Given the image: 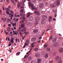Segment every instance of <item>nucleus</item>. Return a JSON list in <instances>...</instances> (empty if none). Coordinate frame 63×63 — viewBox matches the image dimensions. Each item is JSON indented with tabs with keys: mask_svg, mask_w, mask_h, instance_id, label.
Segmentation results:
<instances>
[{
	"mask_svg": "<svg viewBox=\"0 0 63 63\" xmlns=\"http://www.w3.org/2000/svg\"><path fill=\"white\" fill-rule=\"evenodd\" d=\"M60 4V0H57L56 2L53 4H51L50 5V6L52 8L55 7L56 5H58Z\"/></svg>",
	"mask_w": 63,
	"mask_h": 63,
	"instance_id": "nucleus-1",
	"label": "nucleus"
},
{
	"mask_svg": "<svg viewBox=\"0 0 63 63\" xmlns=\"http://www.w3.org/2000/svg\"><path fill=\"white\" fill-rule=\"evenodd\" d=\"M57 37H54L52 39V42H53L55 43L56 42V41L57 40Z\"/></svg>",
	"mask_w": 63,
	"mask_h": 63,
	"instance_id": "nucleus-2",
	"label": "nucleus"
},
{
	"mask_svg": "<svg viewBox=\"0 0 63 63\" xmlns=\"http://www.w3.org/2000/svg\"><path fill=\"white\" fill-rule=\"evenodd\" d=\"M40 20V18L38 17H35V20L36 21H39Z\"/></svg>",
	"mask_w": 63,
	"mask_h": 63,
	"instance_id": "nucleus-3",
	"label": "nucleus"
},
{
	"mask_svg": "<svg viewBox=\"0 0 63 63\" xmlns=\"http://www.w3.org/2000/svg\"><path fill=\"white\" fill-rule=\"evenodd\" d=\"M42 18L44 20H45L47 19V17L46 16L44 15L42 16Z\"/></svg>",
	"mask_w": 63,
	"mask_h": 63,
	"instance_id": "nucleus-4",
	"label": "nucleus"
},
{
	"mask_svg": "<svg viewBox=\"0 0 63 63\" xmlns=\"http://www.w3.org/2000/svg\"><path fill=\"white\" fill-rule=\"evenodd\" d=\"M20 16H22V18H23V17H24L25 16V14H22V13H21L20 14Z\"/></svg>",
	"mask_w": 63,
	"mask_h": 63,
	"instance_id": "nucleus-5",
	"label": "nucleus"
},
{
	"mask_svg": "<svg viewBox=\"0 0 63 63\" xmlns=\"http://www.w3.org/2000/svg\"><path fill=\"white\" fill-rule=\"evenodd\" d=\"M22 18L23 19V20L21 21V22L22 23H24V21H25V19H26V18L25 17H23Z\"/></svg>",
	"mask_w": 63,
	"mask_h": 63,
	"instance_id": "nucleus-6",
	"label": "nucleus"
},
{
	"mask_svg": "<svg viewBox=\"0 0 63 63\" xmlns=\"http://www.w3.org/2000/svg\"><path fill=\"white\" fill-rule=\"evenodd\" d=\"M32 57L30 56L28 57V60H29V61H30L32 60Z\"/></svg>",
	"mask_w": 63,
	"mask_h": 63,
	"instance_id": "nucleus-7",
	"label": "nucleus"
},
{
	"mask_svg": "<svg viewBox=\"0 0 63 63\" xmlns=\"http://www.w3.org/2000/svg\"><path fill=\"white\" fill-rule=\"evenodd\" d=\"M38 31V30L37 29L34 30H33V33H37Z\"/></svg>",
	"mask_w": 63,
	"mask_h": 63,
	"instance_id": "nucleus-8",
	"label": "nucleus"
},
{
	"mask_svg": "<svg viewBox=\"0 0 63 63\" xmlns=\"http://www.w3.org/2000/svg\"><path fill=\"white\" fill-rule=\"evenodd\" d=\"M44 6V4L43 3H41L39 5V7L41 8H42Z\"/></svg>",
	"mask_w": 63,
	"mask_h": 63,
	"instance_id": "nucleus-9",
	"label": "nucleus"
},
{
	"mask_svg": "<svg viewBox=\"0 0 63 63\" xmlns=\"http://www.w3.org/2000/svg\"><path fill=\"white\" fill-rule=\"evenodd\" d=\"M15 39V38H14V39H13V37H11V42H12V44H13L14 43V41L13 40H14Z\"/></svg>",
	"mask_w": 63,
	"mask_h": 63,
	"instance_id": "nucleus-10",
	"label": "nucleus"
},
{
	"mask_svg": "<svg viewBox=\"0 0 63 63\" xmlns=\"http://www.w3.org/2000/svg\"><path fill=\"white\" fill-rule=\"evenodd\" d=\"M41 22L42 24H44L45 23V21L44 20H43V19H42Z\"/></svg>",
	"mask_w": 63,
	"mask_h": 63,
	"instance_id": "nucleus-11",
	"label": "nucleus"
},
{
	"mask_svg": "<svg viewBox=\"0 0 63 63\" xmlns=\"http://www.w3.org/2000/svg\"><path fill=\"white\" fill-rule=\"evenodd\" d=\"M36 39L35 38H33L32 39V42H34L36 40Z\"/></svg>",
	"mask_w": 63,
	"mask_h": 63,
	"instance_id": "nucleus-12",
	"label": "nucleus"
},
{
	"mask_svg": "<svg viewBox=\"0 0 63 63\" xmlns=\"http://www.w3.org/2000/svg\"><path fill=\"white\" fill-rule=\"evenodd\" d=\"M52 19V17L50 16L49 17V22H50Z\"/></svg>",
	"mask_w": 63,
	"mask_h": 63,
	"instance_id": "nucleus-13",
	"label": "nucleus"
},
{
	"mask_svg": "<svg viewBox=\"0 0 63 63\" xmlns=\"http://www.w3.org/2000/svg\"><path fill=\"white\" fill-rule=\"evenodd\" d=\"M21 28H23L24 27V24H21ZM21 28V27H19V29H20Z\"/></svg>",
	"mask_w": 63,
	"mask_h": 63,
	"instance_id": "nucleus-14",
	"label": "nucleus"
},
{
	"mask_svg": "<svg viewBox=\"0 0 63 63\" xmlns=\"http://www.w3.org/2000/svg\"><path fill=\"white\" fill-rule=\"evenodd\" d=\"M37 60L38 61L37 63H41V59H38Z\"/></svg>",
	"mask_w": 63,
	"mask_h": 63,
	"instance_id": "nucleus-15",
	"label": "nucleus"
},
{
	"mask_svg": "<svg viewBox=\"0 0 63 63\" xmlns=\"http://www.w3.org/2000/svg\"><path fill=\"white\" fill-rule=\"evenodd\" d=\"M59 51L60 52H63V49L62 48H60L59 49Z\"/></svg>",
	"mask_w": 63,
	"mask_h": 63,
	"instance_id": "nucleus-16",
	"label": "nucleus"
},
{
	"mask_svg": "<svg viewBox=\"0 0 63 63\" xmlns=\"http://www.w3.org/2000/svg\"><path fill=\"white\" fill-rule=\"evenodd\" d=\"M30 3L29 4L30 5V6L31 5V7H32V9H33L32 8H34V6H33V5H32V4L31 5V1H30Z\"/></svg>",
	"mask_w": 63,
	"mask_h": 63,
	"instance_id": "nucleus-17",
	"label": "nucleus"
},
{
	"mask_svg": "<svg viewBox=\"0 0 63 63\" xmlns=\"http://www.w3.org/2000/svg\"><path fill=\"white\" fill-rule=\"evenodd\" d=\"M26 29L25 28H24L23 29H23H22L21 30V31H22V32H23H23H24L26 30Z\"/></svg>",
	"mask_w": 63,
	"mask_h": 63,
	"instance_id": "nucleus-18",
	"label": "nucleus"
},
{
	"mask_svg": "<svg viewBox=\"0 0 63 63\" xmlns=\"http://www.w3.org/2000/svg\"><path fill=\"white\" fill-rule=\"evenodd\" d=\"M40 56V54H36L35 55V56L36 57H38Z\"/></svg>",
	"mask_w": 63,
	"mask_h": 63,
	"instance_id": "nucleus-19",
	"label": "nucleus"
},
{
	"mask_svg": "<svg viewBox=\"0 0 63 63\" xmlns=\"http://www.w3.org/2000/svg\"><path fill=\"white\" fill-rule=\"evenodd\" d=\"M59 57L58 56H57L55 58V60H58L59 59Z\"/></svg>",
	"mask_w": 63,
	"mask_h": 63,
	"instance_id": "nucleus-20",
	"label": "nucleus"
},
{
	"mask_svg": "<svg viewBox=\"0 0 63 63\" xmlns=\"http://www.w3.org/2000/svg\"><path fill=\"white\" fill-rule=\"evenodd\" d=\"M5 11L6 12L7 14H8V8H7L5 9Z\"/></svg>",
	"mask_w": 63,
	"mask_h": 63,
	"instance_id": "nucleus-21",
	"label": "nucleus"
},
{
	"mask_svg": "<svg viewBox=\"0 0 63 63\" xmlns=\"http://www.w3.org/2000/svg\"><path fill=\"white\" fill-rule=\"evenodd\" d=\"M11 1L12 2V3L14 5H15L16 3L14 1V0H11Z\"/></svg>",
	"mask_w": 63,
	"mask_h": 63,
	"instance_id": "nucleus-22",
	"label": "nucleus"
},
{
	"mask_svg": "<svg viewBox=\"0 0 63 63\" xmlns=\"http://www.w3.org/2000/svg\"><path fill=\"white\" fill-rule=\"evenodd\" d=\"M46 50H47V51H49L50 50V49L48 47L47 48H46Z\"/></svg>",
	"mask_w": 63,
	"mask_h": 63,
	"instance_id": "nucleus-23",
	"label": "nucleus"
},
{
	"mask_svg": "<svg viewBox=\"0 0 63 63\" xmlns=\"http://www.w3.org/2000/svg\"><path fill=\"white\" fill-rule=\"evenodd\" d=\"M33 17L32 16L30 17V21H32V20H33Z\"/></svg>",
	"mask_w": 63,
	"mask_h": 63,
	"instance_id": "nucleus-24",
	"label": "nucleus"
},
{
	"mask_svg": "<svg viewBox=\"0 0 63 63\" xmlns=\"http://www.w3.org/2000/svg\"><path fill=\"white\" fill-rule=\"evenodd\" d=\"M48 57V54H45V58H46Z\"/></svg>",
	"mask_w": 63,
	"mask_h": 63,
	"instance_id": "nucleus-25",
	"label": "nucleus"
},
{
	"mask_svg": "<svg viewBox=\"0 0 63 63\" xmlns=\"http://www.w3.org/2000/svg\"><path fill=\"white\" fill-rule=\"evenodd\" d=\"M57 53L55 52H54L53 53V55L55 56L56 55Z\"/></svg>",
	"mask_w": 63,
	"mask_h": 63,
	"instance_id": "nucleus-26",
	"label": "nucleus"
},
{
	"mask_svg": "<svg viewBox=\"0 0 63 63\" xmlns=\"http://www.w3.org/2000/svg\"><path fill=\"white\" fill-rule=\"evenodd\" d=\"M38 23V22H36L34 23V24L35 25H36Z\"/></svg>",
	"mask_w": 63,
	"mask_h": 63,
	"instance_id": "nucleus-27",
	"label": "nucleus"
},
{
	"mask_svg": "<svg viewBox=\"0 0 63 63\" xmlns=\"http://www.w3.org/2000/svg\"><path fill=\"white\" fill-rule=\"evenodd\" d=\"M32 10H37V8H35L34 7V8H32Z\"/></svg>",
	"mask_w": 63,
	"mask_h": 63,
	"instance_id": "nucleus-28",
	"label": "nucleus"
},
{
	"mask_svg": "<svg viewBox=\"0 0 63 63\" xmlns=\"http://www.w3.org/2000/svg\"><path fill=\"white\" fill-rule=\"evenodd\" d=\"M58 63H62V61L61 59L59 60L58 61Z\"/></svg>",
	"mask_w": 63,
	"mask_h": 63,
	"instance_id": "nucleus-29",
	"label": "nucleus"
},
{
	"mask_svg": "<svg viewBox=\"0 0 63 63\" xmlns=\"http://www.w3.org/2000/svg\"><path fill=\"white\" fill-rule=\"evenodd\" d=\"M56 44L55 43H54L53 44V46L54 47H56Z\"/></svg>",
	"mask_w": 63,
	"mask_h": 63,
	"instance_id": "nucleus-30",
	"label": "nucleus"
},
{
	"mask_svg": "<svg viewBox=\"0 0 63 63\" xmlns=\"http://www.w3.org/2000/svg\"><path fill=\"white\" fill-rule=\"evenodd\" d=\"M52 38H53L52 36H50L49 37V39L50 40H51L52 39Z\"/></svg>",
	"mask_w": 63,
	"mask_h": 63,
	"instance_id": "nucleus-31",
	"label": "nucleus"
},
{
	"mask_svg": "<svg viewBox=\"0 0 63 63\" xmlns=\"http://www.w3.org/2000/svg\"><path fill=\"white\" fill-rule=\"evenodd\" d=\"M34 43H32V44L31 45V46H32L31 47H34V45H34Z\"/></svg>",
	"mask_w": 63,
	"mask_h": 63,
	"instance_id": "nucleus-32",
	"label": "nucleus"
},
{
	"mask_svg": "<svg viewBox=\"0 0 63 63\" xmlns=\"http://www.w3.org/2000/svg\"><path fill=\"white\" fill-rule=\"evenodd\" d=\"M4 31L5 33V34H6L7 35H8V32H6V30H5V29H4Z\"/></svg>",
	"mask_w": 63,
	"mask_h": 63,
	"instance_id": "nucleus-33",
	"label": "nucleus"
},
{
	"mask_svg": "<svg viewBox=\"0 0 63 63\" xmlns=\"http://www.w3.org/2000/svg\"><path fill=\"white\" fill-rule=\"evenodd\" d=\"M54 61L53 60H51V61H50L49 62V63H52Z\"/></svg>",
	"mask_w": 63,
	"mask_h": 63,
	"instance_id": "nucleus-34",
	"label": "nucleus"
},
{
	"mask_svg": "<svg viewBox=\"0 0 63 63\" xmlns=\"http://www.w3.org/2000/svg\"><path fill=\"white\" fill-rule=\"evenodd\" d=\"M49 28L51 29L52 28V27L51 26H50L49 27Z\"/></svg>",
	"mask_w": 63,
	"mask_h": 63,
	"instance_id": "nucleus-35",
	"label": "nucleus"
},
{
	"mask_svg": "<svg viewBox=\"0 0 63 63\" xmlns=\"http://www.w3.org/2000/svg\"><path fill=\"white\" fill-rule=\"evenodd\" d=\"M21 2L20 3V4H18V5H17V7H19V6H20H20H21Z\"/></svg>",
	"mask_w": 63,
	"mask_h": 63,
	"instance_id": "nucleus-36",
	"label": "nucleus"
},
{
	"mask_svg": "<svg viewBox=\"0 0 63 63\" xmlns=\"http://www.w3.org/2000/svg\"><path fill=\"white\" fill-rule=\"evenodd\" d=\"M20 52H19L17 53H16V55H19V54H20Z\"/></svg>",
	"mask_w": 63,
	"mask_h": 63,
	"instance_id": "nucleus-37",
	"label": "nucleus"
},
{
	"mask_svg": "<svg viewBox=\"0 0 63 63\" xmlns=\"http://www.w3.org/2000/svg\"><path fill=\"white\" fill-rule=\"evenodd\" d=\"M2 10H0V15L1 16V15H2Z\"/></svg>",
	"mask_w": 63,
	"mask_h": 63,
	"instance_id": "nucleus-38",
	"label": "nucleus"
},
{
	"mask_svg": "<svg viewBox=\"0 0 63 63\" xmlns=\"http://www.w3.org/2000/svg\"><path fill=\"white\" fill-rule=\"evenodd\" d=\"M13 33H14L16 35H17V33L16 32H15L14 31H13Z\"/></svg>",
	"mask_w": 63,
	"mask_h": 63,
	"instance_id": "nucleus-39",
	"label": "nucleus"
},
{
	"mask_svg": "<svg viewBox=\"0 0 63 63\" xmlns=\"http://www.w3.org/2000/svg\"><path fill=\"white\" fill-rule=\"evenodd\" d=\"M38 13V12L36 10L34 11V13L36 14H37Z\"/></svg>",
	"mask_w": 63,
	"mask_h": 63,
	"instance_id": "nucleus-40",
	"label": "nucleus"
},
{
	"mask_svg": "<svg viewBox=\"0 0 63 63\" xmlns=\"http://www.w3.org/2000/svg\"><path fill=\"white\" fill-rule=\"evenodd\" d=\"M38 49V48H36L34 49V50L35 51H37Z\"/></svg>",
	"mask_w": 63,
	"mask_h": 63,
	"instance_id": "nucleus-41",
	"label": "nucleus"
},
{
	"mask_svg": "<svg viewBox=\"0 0 63 63\" xmlns=\"http://www.w3.org/2000/svg\"><path fill=\"white\" fill-rule=\"evenodd\" d=\"M47 45L46 44H45L44 45V47H47Z\"/></svg>",
	"mask_w": 63,
	"mask_h": 63,
	"instance_id": "nucleus-42",
	"label": "nucleus"
},
{
	"mask_svg": "<svg viewBox=\"0 0 63 63\" xmlns=\"http://www.w3.org/2000/svg\"><path fill=\"white\" fill-rule=\"evenodd\" d=\"M31 63H34V60H32L31 61Z\"/></svg>",
	"mask_w": 63,
	"mask_h": 63,
	"instance_id": "nucleus-43",
	"label": "nucleus"
},
{
	"mask_svg": "<svg viewBox=\"0 0 63 63\" xmlns=\"http://www.w3.org/2000/svg\"><path fill=\"white\" fill-rule=\"evenodd\" d=\"M28 44H27V43H25V45H26L27 46H28Z\"/></svg>",
	"mask_w": 63,
	"mask_h": 63,
	"instance_id": "nucleus-44",
	"label": "nucleus"
},
{
	"mask_svg": "<svg viewBox=\"0 0 63 63\" xmlns=\"http://www.w3.org/2000/svg\"><path fill=\"white\" fill-rule=\"evenodd\" d=\"M23 10H21V11H20V12H21V13H22L23 12Z\"/></svg>",
	"mask_w": 63,
	"mask_h": 63,
	"instance_id": "nucleus-45",
	"label": "nucleus"
},
{
	"mask_svg": "<svg viewBox=\"0 0 63 63\" xmlns=\"http://www.w3.org/2000/svg\"><path fill=\"white\" fill-rule=\"evenodd\" d=\"M31 0H28V1H29V2H28V3L30 4V3Z\"/></svg>",
	"mask_w": 63,
	"mask_h": 63,
	"instance_id": "nucleus-46",
	"label": "nucleus"
},
{
	"mask_svg": "<svg viewBox=\"0 0 63 63\" xmlns=\"http://www.w3.org/2000/svg\"><path fill=\"white\" fill-rule=\"evenodd\" d=\"M30 16V14L29 13L28 14L27 17H29Z\"/></svg>",
	"mask_w": 63,
	"mask_h": 63,
	"instance_id": "nucleus-47",
	"label": "nucleus"
},
{
	"mask_svg": "<svg viewBox=\"0 0 63 63\" xmlns=\"http://www.w3.org/2000/svg\"><path fill=\"white\" fill-rule=\"evenodd\" d=\"M11 43L10 42L9 44L8 45V46L9 47H10V46H11Z\"/></svg>",
	"mask_w": 63,
	"mask_h": 63,
	"instance_id": "nucleus-48",
	"label": "nucleus"
},
{
	"mask_svg": "<svg viewBox=\"0 0 63 63\" xmlns=\"http://www.w3.org/2000/svg\"><path fill=\"white\" fill-rule=\"evenodd\" d=\"M25 0H22V2L23 3H24V2H25Z\"/></svg>",
	"mask_w": 63,
	"mask_h": 63,
	"instance_id": "nucleus-49",
	"label": "nucleus"
},
{
	"mask_svg": "<svg viewBox=\"0 0 63 63\" xmlns=\"http://www.w3.org/2000/svg\"><path fill=\"white\" fill-rule=\"evenodd\" d=\"M32 49V48H31L30 49V51H29V52H30L31 51V50Z\"/></svg>",
	"mask_w": 63,
	"mask_h": 63,
	"instance_id": "nucleus-50",
	"label": "nucleus"
},
{
	"mask_svg": "<svg viewBox=\"0 0 63 63\" xmlns=\"http://www.w3.org/2000/svg\"><path fill=\"white\" fill-rule=\"evenodd\" d=\"M27 43H29V40H27Z\"/></svg>",
	"mask_w": 63,
	"mask_h": 63,
	"instance_id": "nucleus-51",
	"label": "nucleus"
},
{
	"mask_svg": "<svg viewBox=\"0 0 63 63\" xmlns=\"http://www.w3.org/2000/svg\"><path fill=\"white\" fill-rule=\"evenodd\" d=\"M40 41H41V40H39L38 41V43H40Z\"/></svg>",
	"mask_w": 63,
	"mask_h": 63,
	"instance_id": "nucleus-52",
	"label": "nucleus"
},
{
	"mask_svg": "<svg viewBox=\"0 0 63 63\" xmlns=\"http://www.w3.org/2000/svg\"><path fill=\"white\" fill-rule=\"evenodd\" d=\"M19 34L20 35H22V33H21L20 32H19Z\"/></svg>",
	"mask_w": 63,
	"mask_h": 63,
	"instance_id": "nucleus-53",
	"label": "nucleus"
},
{
	"mask_svg": "<svg viewBox=\"0 0 63 63\" xmlns=\"http://www.w3.org/2000/svg\"><path fill=\"white\" fill-rule=\"evenodd\" d=\"M32 1L34 2H35L36 1V0H32Z\"/></svg>",
	"mask_w": 63,
	"mask_h": 63,
	"instance_id": "nucleus-54",
	"label": "nucleus"
},
{
	"mask_svg": "<svg viewBox=\"0 0 63 63\" xmlns=\"http://www.w3.org/2000/svg\"><path fill=\"white\" fill-rule=\"evenodd\" d=\"M28 33H29V32H27L25 34V35L27 34H28Z\"/></svg>",
	"mask_w": 63,
	"mask_h": 63,
	"instance_id": "nucleus-55",
	"label": "nucleus"
},
{
	"mask_svg": "<svg viewBox=\"0 0 63 63\" xmlns=\"http://www.w3.org/2000/svg\"><path fill=\"white\" fill-rule=\"evenodd\" d=\"M37 14L38 15H40V14L39 12H38V13H37Z\"/></svg>",
	"mask_w": 63,
	"mask_h": 63,
	"instance_id": "nucleus-56",
	"label": "nucleus"
},
{
	"mask_svg": "<svg viewBox=\"0 0 63 63\" xmlns=\"http://www.w3.org/2000/svg\"><path fill=\"white\" fill-rule=\"evenodd\" d=\"M24 7L23 6H22L21 7V8L22 9V8H23Z\"/></svg>",
	"mask_w": 63,
	"mask_h": 63,
	"instance_id": "nucleus-57",
	"label": "nucleus"
},
{
	"mask_svg": "<svg viewBox=\"0 0 63 63\" xmlns=\"http://www.w3.org/2000/svg\"><path fill=\"white\" fill-rule=\"evenodd\" d=\"M8 8H9V9H11V7L9 6H8Z\"/></svg>",
	"mask_w": 63,
	"mask_h": 63,
	"instance_id": "nucleus-58",
	"label": "nucleus"
},
{
	"mask_svg": "<svg viewBox=\"0 0 63 63\" xmlns=\"http://www.w3.org/2000/svg\"><path fill=\"white\" fill-rule=\"evenodd\" d=\"M9 13V11H8V15H11V13Z\"/></svg>",
	"mask_w": 63,
	"mask_h": 63,
	"instance_id": "nucleus-59",
	"label": "nucleus"
},
{
	"mask_svg": "<svg viewBox=\"0 0 63 63\" xmlns=\"http://www.w3.org/2000/svg\"><path fill=\"white\" fill-rule=\"evenodd\" d=\"M8 51H9L10 53L11 52V50H8Z\"/></svg>",
	"mask_w": 63,
	"mask_h": 63,
	"instance_id": "nucleus-60",
	"label": "nucleus"
},
{
	"mask_svg": "<svg viewBox=\"0 0 63 63\" xmlns=\"http://www.w3.org/2000/svg\"><path fill=\"white\" fill-rule=\"evenodd\" d=\"M47 4H48V3L47 2H46L45 3V5H47Z\"/></svg>",
	"mask_w": 63,
	"mask_h": 63,
	"instance_id": "nucleus-61",
	"label": "nucleus"
},
{
	"mask_svg": "<svg viewBox=\"0 0 63 63\" xmlns=\"http://www.w3.org/2000/svg\"><path fill=\"white\" fill-rule=\"evenodd\" d=\"M42 38V37H40L39 39V40H40Z\"/></svg>",
	"mask_w": 63,
	"mask_h": 63,
	"instance_id": "nucleus-62",
	"label": "nucleus"
},
{
	"mask_svg": "<svg viewBox=\"0 0 63 63\" xmlns=\"http://www.w3.org/2000/svg\"><path fill=\"white\" fill-rule=\"evenodd\" d=\"M60 39H61V40H62L63 39V38L62 37H60Z\"/></svg>",
	"mask_w": 63,
	"mask_h": 63,
	"instance_id": "nucleus-63",
	"label": "nucleus"
},
{
	"mask_svg": "<svg viewBox=\"0 0 63 63\" xmlns=\"http://www.w3.org/2000/svg\"><path fill=\"white\" fill-rule=\"evenodd\" d=\"M16 24H15V23H14L13 24V26H14L15 25H16Z\"/></svg>",
	"mask_w": 63,
	"mask_h": 63,
	"instance_id": "nucleus-64",
	"label": "nucleus"
}]
</instances>
